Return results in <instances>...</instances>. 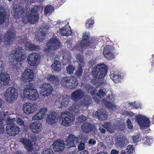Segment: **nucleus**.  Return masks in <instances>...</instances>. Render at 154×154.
<instances>
[{
    "label": "nucleus",
    "instance_id": "nucleus-1",
    "mask_svg": "<svg viewBox=\"0 0 154 154\" xmlns=\"http://www.w3.org/2000/svg\"><path fill=\"white\" fill-rule=\"evenodd\" d=\"M40 8V6L34 5L31 8L30 10L26 14V16L24 17L25 11L23 9H21L19 11H16L14 13V17L16 19L22 18L23 23L26 24L28 23L32 24H36L39 19L38 11Z\"/></svg>",
    "mask_w": 154,
    "mask_h": 154
},
{
    "label": "nucleus",
    "instance_id": "nucleus-2",
    "mask_svg": "<svg viewBox=\"0 0 154 154\" xmlns=\"http://www.w3.org/2000/svg\"><path fill=\"white\" fill-rule=\"evenodd\" d=\"M60 83L63 87L73 90L76 88L78 85V81L76 77L71 76L62 78Z\"/></svg>",
    "mask_w": 154,
    "mask_h": 154
},
{
    "label": "nucleus",
    "instance_id": "nucleus-3",
    "mask_svg": "<svg viewBox=\"0 0 154 154\" xmlns=\"http://www.w3.org/2000/svg\"><path fill=\"white\" fill-rule=\"evenodd\" d=\"M107 71L106 66L97 65L93 68L92 72L94 78L100 79L104 78Z\"/></svg>",
    "mask_w": 154,
    "mask_h": 154
},
{
    "label": "nucleus",
    "instance_id": "nucleus-4",
    "mask_svg": "<svg viewBox=\"0 0 154 154\" xmlns=\"http://www.w3.org/2000/svg\"><path fill=\"white\" fill-rule=\"evenodd\" d=\"M75 119V116L69 112H62L60 117V120L61 121V124L64 126H70L73 123Z\"/></svg>",
    "mask_w": 154,
    "mask_h": 154
},
{
    "label": "nucleus",
    "instance_id": "nucleus-5",
    "mask_svg": "<svg viewBox=\"0 0 154 154\" xmlns=\"http://www.w3.org/2000/svg\"><path fill=\"white\" fill-rule=\"evenodd\" d=\"M23 94L24 97L32 101L36 100L39 97V94L37 90L31 88L30 86L28 85L24 90Z\"/></svg>",
    "mask_w": 154,
    "mask_h": 154
},
{
    "label": "nucleus",
    "instance_id": "nucleus-6",
    "mask_svg": "<svg viewBox=\"0 0 154 154\" xmlns=\"http://www.w3.org/2000/svg\"><path fill=\"white\" fill-rule=\"evenodd\" d=\"M26 51L21 47H18L13 50L11 52L12 55L14 56V59L17 62L21 63L25 58Z\"/></svg>",
    "mask_w": 154,
    "mask_h": 154
},
{
    "label": "nucleus",
    "instance_id": "nucleus-7",
    "mask_svg": "<svg viewBox=\"0 0 154 154\" xmlns=\"http://www.w3.org/2000/svg\"><path fill=\"white\" fill-rule=\"evenodd\" d=\"M48 42L47 48L44 49V51L47 54L52 50L56 51L58 50L60 47V42L56 38H51Z\"/></svg>",
    "mask_w": 154,
    "mask_h": 154
},
{
    "label": "nucleus",
    "instance_id": "nucleus-8",
    "mask_svg": "<svg viewBox=\"0 0 154 154\" xmlns=\"http://www.w3.org/2000/svg\"><path fill=\"white\" fill-rule=\"evenodd\" d=\"M17 90L14 87L9 88L5 94L6 100L10 103L14 102L18 97Z\"/></svg>",
    "mask_w": 154,
    "mask_h": 154
},
{
    "label": "nucleus",
    "instance_id": "nucleus-9",
    "mask_svg": "<svg viewBox=\"0 0 154 154\" xmlns=\"http://www.w3.org/2000/svg\"><path fill=\"white\" fill-rule=\"evenodd\" d=\"M90 35L85 33L82 37V39L81 41L80 45L82 47L90 46L91 48H94L97 45V42L94 39L89 40Z\"/></svg>",
    "mask_w": 154,
    "mask_h": 154
},
{
    "label": "nucleus",
    "instance_id": "nucleus-10",
    "mask_svg": "<svg viewBox=\"0 0 154 154\" xmlns=\"http://www.w3.org/2000/svg\"><path fill=\"white\" fill-rule=\"evenodd\" d=\"M40 58L39 54L34 53L29 54L27 58L28 63L31 66H36L39 64Z\"/></svg>",
    "mask_w": 154,
    "mask_h": 154
},
{
    "label": "nucleus",
    "instance_id": "nucleus-11",
    "mask_svg": "<svg viewBox=\"0 0 154 154\" xmlns=\"http://www.w3.org/2000/svg\"><path fill=\"white\" fill-rule=\"evenodd\" d=\"M136 121L141 128L144 129L149 126L150 122L146 117L138 115L136 116Z\"/></svg>",
    "mask_w": 154,
    "mask_h": 154
},
{
    "label": "nucleus",
    "instance_id": "nucleus-12",
    "mask_svg": "<svg viewBox=\"0 0 154 154\" xmlns=\"http://www.w3.org/2000/svg\"><path fill=\"white\" fill-rule=\"evenodd\" d=\"M80 138L72 134H70L65 141L66 145L69 147H75L79 143Z\"/></svg>",
    "mask_w": 154,
    "mask_h": 154
},
{
    "label": "nucleus",
    "instance_id": "nucleus-13",
    "mask_svg": "<svg viewBox=\"0 0 154 154\" xmlns=\"http://www.w3.org/2000/svg\"><path fill=\"white\" fill-rule=\"evenodd\" d=\"M115 99L113 94H111L106 97V99L104 100L103 103L106 107L109 109L115 111L116 109V107L112 102H113Z\"/></svg>",
    "mask_w": 154,
    "mask_h": 154
},
{
    "label": "nucleus",
    "instance_id": "nucleus-14",
    "mask_svg": "<svg viewBox=\"0 0 154 154\" xmlns=\"http://www.w3.org/2000/svg\"><path fill=\"white\" fill-rule=\"evenodd\" d=\"M37 107L36 104L26 103L23 105V110L26 114H29L36 111Z\"/></svg>",
    "mask_w": 154,
    "mask_h": 154
},
{
    "label": "nucleus",
    "instance_id": "nucleus-15",
    "mask_svg": "<svg viewBox=\"0 0 154 154\" xmlns=\"http://www.w3.org/2000/svg\"><path fill=\"white\" fill-rule=\"evenodd\" d=\"M7 128L8 134L11 136H15L19 134L20 131L19 128L16 125L15 126L14 123L8 124Z\"/></svg>",
    "mask_w": 154,
    "mask_h": 154
},
{
    "label": "nucleus",
    "instance_id": "nucleus-16",
    "mask_svg": "<svg viewBox=\"0 0 154 154\" xmlns=\"http://www.w3.org/2000/svg\"><path fill=\"white\" fill-rule=\"evenodd\" d=\"M15 34L12 31L8 30L5 34L4 42L5 45H9L14 40Z\"/></svg>",
    "mask_w": 154,
    "mask_h": 154
},
{
    "label": "nucleus",
    "instance_id": "nucleus-17",
    "mask_svg": "<svg viewBox=\"0 0 154 154\" xmlns=\"http://www.w3.org/2000/svg\"><path fill=\"white\" fill-rule=\"evenodd\" d=\"M59 118V114L55 112H53L50 113L47 116L46 121L49 124H54L57 122Z\"/></svg>",
    "mask_w": 154,
    "mask_h": 154
},
{
    "label": "nucleus",
    "instance_id": "nucleus-18",
    "mask_svg": "<svg viewBox=\"0 0 154 154\" xmlns=\"http://www.w3.org/2000/svg\"><path fill=\"white\" fill-rule=\"evenodd\" d=\"M10 80V75L5 72L0 74V87L7 85Z\"/></svg>",
    "mask_w": 154,
    "mask_h": 154
},
{
    "label": "nucleus",
    "instance_id": "nucleus-19",
    "mask_svg": "<svg viewBox=\"0 0 154 154\" xmlns=\"http://www.w3.org/2000/svg\"><path fill=\"white\" fill-rule=\"evenodd\" d=\"M81 128L84 133L86 134L95 130V125L90 122L84 123L81 125Z\"/></svg>",
    "mask_w": 154,
    "mask_h": 154
},
{
    "label": "nucleus",
    "instance_id": "nucleus-20",
    "mask_svg": "<svg viewBox=\"0 0 154 154\" xmlns=\"http://www.w3.org/2000/svg\"><path fill=\"white\" fill-rule=\"evenodd\" d=\"M53 88L49 83L43 84L42 85L41 93L44 96H48L52 93Z\"/></svg>",
    "mask_w": 154,
    "mask_h": 154
},
{
    "label": "nucleus",
    "instance_id": "nucleus-21",
    "mask_svg": "<svg viewBox=\"0 0 154 154\" xmlns=\"http://www.w3.org/2000/svg\"><path fill=\"white\" fill-rule=\"evenodd\" d=\"M20 142L24 146L29 152L32 151L33 148V144L31 140L25 137H22L20 139Z\"/></svg>",
    "mask_w": 154,
    "mask_h": 154
},
{
    "label": "nucleus",
    "instance_id": "nucleus-22",
    "mask_svg": "<svg viewBox=\"0 0 154 154\" xmlns=\"http://www.w3.org/2000/svg\"><path fill=\"white\" fill-rule=\"evenodd\" d=\"M20 142L24 146L29 152L32 151L33 148V144L31 140L25 137H22L20 139Z\"/></svg>",
    "mask_w": 154,
    "mask_h": 154
},
{
    "label": "nucleus",
    "instance_id": "nucleus-23",
    "mask_svg": "<svg viewBox=\"0 0 154 154\" xmlns=\"http://www.w3.org/2000/svg\"><path fill=\"white\" fill-rule=\"evenodd\" d=\"M34 73L30 69L26 70L22 76V79L25 82H30L33 79Z\"/></svg>",
    "mask_w": 154,
    "mask_h": 154
},
{
    "label": "nucleus",
    "instance_id": "nucleus-24",
    "mask_svg": "<svg viewBox=\"0 0 154 154\" xmlns=\"http://www.w3.org/2000/svg\"><path fill=\"white\" fill-rule=\"evenodd\" d=\"M65 144L63 140H58L53 144L54 150L56 152H62L65 148Z\"/></svg>",
    "mask_w": 154,
    "mask_h": 154
},
{
    "label": "nucleus",
    "instance_id": "nucleus-25",
    "mask_svg": "<svg viewBox=\"0 0 154 154\" xmlns=\"http://www.w3.org/2000/svg\"><path fill=\"white\" fill-rule=\"evenodd\" d=\"M84 92L80 89L73 91L71 94V98L73 100L77 101L81 99L84 96Z\"/></svg>",
    "mask_w": 154,
    "mask_h": 154
},
{
    "label": "nucleus",
    "instance_id": "nucleus-26",
    "mask_svg": "<svg viewBox=\"0 0 154 154\" xmlns=\"http://www.w3.org/2000/svg\"><path fill=\"white\" fill-rule=\"evenodd\" d=\"M47 110V109L45 108L40 109L37 114L32 117V119L33 120H41L45 116Z\"/></svg>",
    "mask_w": 154,
    "mask_h": 154
},
{
    "label": "nucleus",
    "instance_id": "nucleus-27",
    "mask_svg": "<svg viewBox=\"0 0 154 154\" xmlns=\"http://www.w3.org/2000/svg\"><path fill=\"white\" fill-rule=\"evenodd\" d=\"M42 123L39 122H35L31 124L29 128L34 133H38L41 131L42 127Z\"/></svg>",
    "mask_w": 154,
    "mask_h": 154
},
{
    "label": "nucleus",
    "instance_id": "nucleus-28",
    "mask_svg": "<svg viewBox=\"0 0 154 154\" xmlns=\"http://www.w3.org/2000/svg\"><path fill=\"white\" fill-rule=\"evenodd\" d=\"M103 54L105 57L108 60L112 59L114 58V55L112 52L111 48L108 46L104 48Z\"/></svg>",
    "mask_w": 154,
    "mask_h": 154
},
{
    "label": "nucleus",
    "instance_id": "nucleus-29",
    "mask_svg": "<svg viewBox=\"0 0 154 154\" xmlns=\"http://www.w3.org/2000/svg\"><path fill=\"white\" fill-rule=\"evenodd\" d=\"M59 101L60 103V106L62 107H66L69 104L68 98L66 95H63L60 96L58 98Z\"/></svg>",
    "mask_w": 154,
    "mask_h": 154
},
{
    "label": "nucleus",
    "instance_id": "nucleus-30",
    "mask_svg": "<svg viewBox=\"0 0 154 154\" xmlns=\"http://www.w3.org/2000/svg\"><path fill=\"white\" fill-rule=\"evenodd\" d=\"M7 15V13L5 8L0 6V25L3 24L5 21Z\"/></svg>",
    "mask_w": 154,
    "mask_h": 154
},
{
    "label": "nucleus",
    "instance_id": "nucleus-31",
    "mask_svg": "<svg viewBox=\"0 0 154 154\" xmlns=\"http://www.w3.org/2000/svg\"><path fill=\"white\" fill-rule=\"evenodd\" d=\"M95 115L100 121H104L107 119V115L100 109H98L95 112Z\"/></svg>",
    "mask_w": 154,
    "mask_h": 154
},
{
    "label": "nucleus",
    "instance_id": "nucleus-32",
    "mask_svg": "<svg viewBox=\"0 0 154 154\" xmlns=\"http://www.w3.org/2000/svg\"><path fill=\"white\" fill-rule=\"evenodd\" d=\"M127 144V140L123 137H120L117 138L116 144L121 148L124 147Z\"/></svg>",
    "mask_w": 154,
    "mask_h": 154
},
{
    "label": "nucleus",
    "instance_id": "nucleus-33",
    "mask_svg": "<svg viewBox=\"0 0 154 154\" xmlns=\"http://www.w3.org/2000/svg\"><path fill=\"white\" fill-rule=\"evenodd\" d=\"M92 100L91 97L88 96H85L81 100V105L85 107L88 106L92 103Z\"/></svg>",
    "mask_w": 154,
    "mask_h": 154
},
{
    "label": "nucleus",
    "instance_id": "nucleus-34",
    "mask_svg": "<svg viewBox=\"0 0 154 154\" xmlns=\"http://www.w3.org/2000/svg\"><path fill=\"white\" fill-rule=\"evenodd\" d=\"M110 77L114 83H117L119 82L120 79H121V75L116 72L112 71L110 72Z\"/></svg>",
    "mask_w": 154,
    "mask_h": 154
},
{
    "label": "nucleus",
    "instance_id": "nucleus-35",
    "mask_svg": "<svg viewBox=\"0 0 154 154\" xmlns=\"http://www.w3.org/2000/svg\"><path fill=\"white\" fill-rule=\"evenodd\" d=\"M51 67L56 72H59L61 70V64L59 60H55L54 62L52 65Z\"/></svg>",
    "mask_w": 154,
    "mask_h": 154
},
{
    "label": "nucleus",
    "instance_id": "nucleus-36",
    "mask_svg": "<svg viewBox=\"0 0 154 154\" xmlns=\"http://www.w3.org/2000/svg\"><path fill=\"white\" fill-rule=\"evenodd\" d=\"M47 79L50 82L55 85H57L59 80L58 78L54 75H48L47 77Z\"/></svg>",
    "mask_w": 154,
    "mask_h": 154
},
{
    "label": "nucleus",
    "instance_id": "nucleus-37",
    "mask_svg": "<svg viewBox=\"0 0 154 154\" xmlns=\"http://www.w3.org/2000/svg\"><path fill=\"white\" fill-rule=\"evenodd\" d=\"M47 31H44L43 30L40 33L37 34L36 37V40L37 41L41 42L43 41L45 39Z\"/></svg>",
    "mask_w": 154,
    "mask_h": 154
},
{
    "label": "nucleus",
    "instance_id": "nucleus-38",
    "mask_svg": "<svg viewBox=\"0 0 154 154\" xmlns=\"http://www.w3.org/2000/svg\"><path fill=\"white\" fill-rule=\"evenodd\" d=\"M85 88L88 93H90L91 95L95 94L96 90L94 87L88 85H86Z\"/></svg>",
    "mask_w": 154,
    "mask_h": 154
},
{
    "label": "nucleus",
    "instance_id": "nucleus-39",
    "mask_svg": "<svg viewBox=\"0 0 154 154\" xmlns=\"http://www.w3.org/2000/svg\"><path fill=\"white\" fill-rule=\"evenodd\" d=\"M26 47L30 51H35L38 49V46L31 43H27L26 44Z\"/></svg>",
    "mask_w": 154,
    "mask_h": 154
},
{
    "label": "nucleus",
    "instance_id": "nucleus-40",
    "mask_svg": "<svg viewBox=\"0 0 154 154\" xmlns=\"http://www.w3.org/2000/svg\"><path fill=\"white\" fill-rule=\"evenodd\" d=\"M82 66L81 65H79L77 69L76 70L75 75L76 77H79L82 75Z\"/></svg>",
    "mask_w": 154,
    "mask_h": 154
},
{
    "label": "nucleus",
    "instance_id": "nucleus-41",
    "mask_svg": "<svg viewBox=\"0 0 154 154\" xmlns=\"http://www.w3.org/2000/svg\"><path fill=\"white\" fill-rule=\"evenodd\" d=\"M54 8L51 5H48L44 8V12L47 14L51 13L54 11Z\"/></svg>",
    "mask_w": 154,
    "mask_h": 154
},
{
    "label": "nucleus",
    "instance_id": "nucleus-42",
    "mask_svg": "<svg viewBox=\"0 0 154 154\" xmlns=\"http://www.w3.org/2000/svg\"><path fill=\"white\" fill-rule=\"evenodd\" d=\"M75 69V67L72 65H69L66 68V73L68 74H72Z\"/></svg>",
    "mask_w": 154,
    "mask_h": 154
},
{
    "label": "nucleus",
    "instance_id": "nucleus-43",
    "mask_svg": "<svg viewBox=\"0 0 154 154\" xmlns=\"http://www.w3.org/2000/svg\"><path fill=\"white\" fill-rule=\"evenodd\" d=\"M143 143L149 145L153 142V140L152 138L148 137H145L143 138Z\"/></svg>",
    "mask_w": 154,
    "mask_h": 154
},
{
    "label": "nucleus",
    "instance_id": "nucleus-44",
    "mask_svg": "<svg viewBox=\"0 0 154 154\" xmlns=\"http://www.w3.org/2000/svg\"><path fill=\"white\" fill-rule=\"evenodd\" d=\"M70 110L72 113L76 114L79 111V105L76 104H73L71 107Z\"/></svg>",
    "mask_w": 154,
    "mask_h": 154
},
{
    "label": "nucleus",
    "instance_id": "nucleus-45",
    "mask_svg": "<svg viewBox=\"0 0 154 154\" xmlns=\"http://www.w3.org/2000/svg\"><path fill=\"white\" fill-rule=\"evenodd\" d=\"M94 23V20L91 18H90V20L88 19L87 20L85 23V26L86 28L90 29L91 28H92Z\"/></svg>",
    "mask_w": 154,
    "mask_h": 154
},
{
    "label": "nucleus",
    "instance_id": "nucleus-46",
    "mask_svg": "<svg viewBox=\"0 0 154 154\" xmlns=\"http://www.w3.org/2000/svg\"><path fill=\"white\" fill-rule=\"evenodd\" d=\"M132 139L134 143H137L141 140V136L140 134H137L135 135L132 136Z\"/></svg>",
    "mask_w": 154,
    "mask_h": 154
},
{
    "label": "nucleus",
    "instance_id": "nucleus-47",
    "mask_svg": "<svg viewBox=\"0 0 154 154\" xmlns=\"http://www.w3.org/2000/svg\"><path fill=\"white\" fill-rule=\"evenodd\" d=\"M86 120V117L83 115H82L80 116H79L77 118L78 124H81L82 123L85 122Z\"/></svg>",
    "mask_w": 154,
    "mask_h": 154
},
{
    "label": "nucleus",
    "instance_id": "nucleus-48",
    "mask_svg": "<svg viewBox=\"0 0 154 154\" xmlns=\"http://www.w3.org/2000/svg\"><path fill=\"white\" fill-rule=\"evenodd\" d=\"M106 95L104 91H103L102 89H100L97 94V95L100 98L103 97Z\"/></svg>",
    "mask_w": 154,
    "mask_h": 154
},
{
    "label": "nucleus",
    "instance_id": "nucleus-49",
    "mask_svg": "<svg viewBox=\"0 0 154 154\" xmlns=\"http://www.w3.org/2000/svg\"><path fill=\"white\" fill-rule=\"evenodd\" d=\"M103 127L109 132L112 133V130L111 129V126L110 125V124L109 122H107L105 123L103 125Z\"/></svg>",
    "mask_w": 154,
    "mask_h": 154
},
{
    "label": "nucleus",
    "instance_id": "nucleus-50",
    "mask_svg": "<svg viewBox=\"0 0 154 154\" xmlns=\"http://www.w3.org/2000/svg\"><path fill=\"white\" fill-rule=\"evenodd\" d=\"M127 150V152L129 154L133 153V152L134 151L133 146L130 145L128 146Z\"/></svg>",
    "mask_w": 154,
    "mask_h": 154
},
{
    "label": "nucleus",
    "instance_id": "nucleus-51",
    "mask_svg": "<svg viewBox=\"0 0 154 154\" xmlns=\"http://www.w3.org/2000/svg\"><path fill=\"white\" fill-rule=\"evenodd\" d=\"M67 30V26L66 25H65L63 28H61L59 30L61 34V35L63 36H64L66 35L65 34V32H66V30Z\"/></svg>",
    "mask_w": 154,
    "mask_h": 154
},
{
    "label": "nucleus",
    "instance_id": "nucleus-52",
    "mask_svg": "<svg viewBox=\"0 0 154 154\" xmlns=\"http://www.w3.org/2000/svg\"><path fill=\"white\" fill-rule=\"evenodd\" d=\"M42 154H54L53 151L52 149H48L47 150H44Z\"/></svg>",
    "mask_w": 154,
    "mask_h": 154
},
{
    "label": "nucleus",
    "instance_id": "nucleus-53",
    "mask_svg": "<svg viewBox=\"0 0 154 154\" xmlns=\"http://www.w3.org/2000/svg\"><path fill=\"white\" fill-rule=\"evenodd\" d=\"M126 123L127 125L128 128V129H131L133 128V126L130 119H128L127 120Z\"/></svg>",
    "mask_w": 154,
    "mask_h": 154
},
{
    "label": "nucleus",
    "instance_id": "nucleus-54",
    "mask_svg": "<svg viewBox=\"0 0 154 154\" xmlns=\"http://www.w3.org/2000/svg\"><path fill=\"white\" fill-rule=\"evenodd\" d=\"M85 148V143L81 142L78 146V149L79 150H83Z\"/></svg>",
    "mask_w": 154,
    "mask_h": 154
},
{
    "label": "nucleus",
    "instance_id": "nucleus-55",
    "mask_svg": "<svg viewBox=\"0 0 154 154\" xmlns=\"http://www.w3.org/2000/svg\"><path fill=\"white\" fill-rule=\"evenodd\" d=\"M17 122L19 125H23L24 124V122L23 120L20 118H18L17 119Z\"/></svg>",
    "mask_w": 154,
    "mask_h": 154
},
{
    "label": "nucleus",
    "instance_id": "nucleus-56",
    "mask_svg": "<svg viewBox=\"0 0 154 154\" xmlns=\"http://www.w3.org/2000/svg\"><path fill=\"white\" fill-rule=\"evenodd\" d=\"M72 33V31L70 28H69L67 29V30L65 34L66 35L65 36H70L71 35Z\"/></svg>",
    "mask_w": 154,
    "mask_h": 154
},
{
    "label": "nucleus",
    "instance_id": "nucleus-57",
    "mask_svg": "<svg viewBox=\"0 0 154 154\" xmlns=\"http://www.w3.org/2000/svg\"><path fill=\"white\" fill-rule=\"evenodd\" d=\"M96 141L94 140V139H90L88 141V143L90 145H94L96 144Z\"/></svg>",
    "mask_w": 154,
    "mask_h": 154
},
{
    "label": "nucleus",
    "instance_id": "nucleus-58",
    "mask_svg": "<svg viewBox=\"0 0 154 154\" xmlns=\"http://www.w3.org/2000/svg\"><path fill=\"white\" fill-rule=\"evenodd\" d=\"M119 153L118 151H117L115 149H112L111 151V154H118Z\"/></svg>",
    "mask_w": 154,
    "mask_h": 154
},
{
    "label": "nucleus",
    "instance_id": "nucleus-59",
    "mask_svg": "<svg viewBox=\"0 0 154 154\" xmlns=\"http://www.w3.org/2000/svg\"><path fill=\"white\" fill-rule=\"evenodd\" d=\"M4 131V126L2 125H0V134L2 133Z\"/></svg>",
    "mask_w": 154,
    "mask_h": 154
},
{
    "label": "nucleus",
    "instance_id": "nucleus-60",
    "mask_svg": "<svg viewBox=\"0 0 154 154\" xmlns=\"http://www.w3.org/2000/svg\"><path fill=\"white\" fill-rule=\"evenodd\" d=\"M99 129L100 130V132L103 133H104L106 131L105 129L102 128H100Z\"/></svg>",
    "mask_w": 154,
    "mask_h": 154
},
{
    "label": "nucleus",
    "instance_id": "nucleus-61",
    "mask_svg": "<svg viewBox=\"0 0 154 154\" xmlns=\"http://www.w3.org/2000/svg\"><path fill=\"white\" fill-rule=\"evenodd\" d=\"M79 154H88V151L84 150L81 152Z\"/></svg>",
    "mask_w": 154,
    "mask_h": 154
},
{
    "label": "nucleus",
    "instance_id": "nucleus-62",
    "mask_svg": "<svg viewBox=\"0 0 154 154\" xmlns=\"http://www.w3.org/2000/svg\"><path fill=\"white\" fill-rule=\"evenodd\" d=\"M119 128L121 130H123L125 128V126L123 124H121L120 125Z\"/></svg>",
    "mask_w": 154,
    "mask_h": 154
},
{
    "label": "nucleus",
    "instance_id": "nucleus-63",
    "mask_svg": "<svg viewBox=\"0 0 154 154\" xmlns=\"http://www.w3.org/2000/svg\"><path fill=\"white\" fill-rule=\"evenodd\" d=\"M95 61L94 60H93L92 59L91 60L89 61V63L90 64H91L92 65H93L94 64Z\"/></svg>",
    "mask_w": 154,
    "mask_h": 154
},
{
    "label": "nucleus",
    "instance_id": "nucleus-64",
    "mask_svg": "<svg viewBox=\"0 0 154 154\" xmlns=\"http://www.w3.org/2000/svg\"><path fill=\"white\" fill-rule=\"evenodd\" d=\"M79 154V153H78V152H77L76 150H75L73 151L72 153H69V154Z\"/></svg>",
    "mask_w": 154,
    "mask_h": 154
}]
</instances>
